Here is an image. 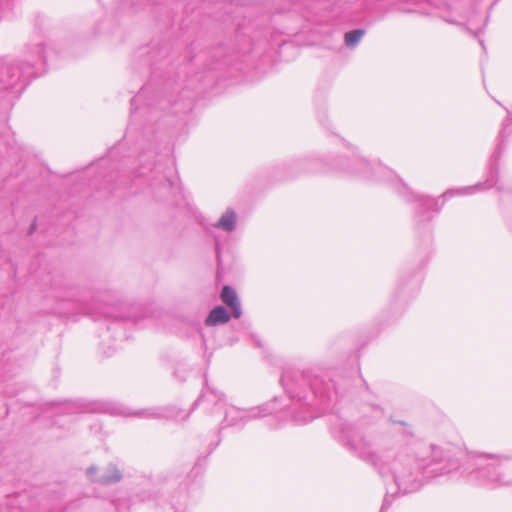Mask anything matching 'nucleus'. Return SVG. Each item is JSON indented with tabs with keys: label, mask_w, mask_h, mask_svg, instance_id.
Listing matches in <instances>:
<instances>
[{
	"label": "nucleus",
	"mask_w": 512,
	"mask_h": 512,
	"mask_svg": "<svg viewBox=\"0 0 512 512\" xmlns=\"http://www.w3.org/2000/svg\"><path fill=\"white\" fill-rule=\"evenodd\" d=\"M333 437L347 447L354 455L367 462L382 476H391L397 490L391 493L407 494L421 486L422 476L427 477L449 474L460 468L457 455L460 449L453 444L425 445L406 441L413 431L403 421L401 432H394L393 438L386 441L379 451L362 434L357 426L347 423L339 415L329 418Z\"/></svg>",
	"instance_id": "1"
},
{
	"label": "nucleus",
	"mask_w": 512,
	"mask_h": 512,
	"mask_svg": "<svg viewBox=\"0 0 512 512\" xmlns=\"http://www.w3.org/2000/svg\"><path fill=\"white\" fill-rule=\"evenodd\" d=\"M281 383L291 399L308 407L326 409L330 404L337 402L341 394L337 381L326 380L323 376L311 372L286 370L281 376Z\"/></svg>",
	"instance_id": "2"
},
{
	"label": "nucleus",
	"mask_w": 512,
	"mask_h": 512,
	"mask_svg": "<svg viewBox=\"0 0 512 512\" xmlns=\"http://www.w3.org/2000/svg\"><path fill=\"white\" fill-rule=\"evenodd\" d=\"M347 172L359 175L365 179H373L376 181H390L395 190L402 195L407 201L416 203V221L418 223L429 222L434 214L440 211L441 206L438 199L426 196L416 195L409 190L401 179L380 163L371 165L367 160L360 157L352 159V167L346 168Z\"/></svg>",
	"instance_id": "3"
},
{
	"label": "nucleus",
	"mask_w": 512,
	"mask_h": 512,
	"mask_svg": "<svg viewBox=\"0 0 512 512\" xmlns=\"http://www.w3.org/2000/svg\"><path fill=\"white\" fill-rule=\"evenodd\" d=\"M507 459L502 455L474 453L468 456L462 473L466 472L493 487L508 486L512 484V477L501 466V462Z\"/></svg>",
	"instance_id": "4"
},
{
	"label": "nucleus",
	"mask_w": 512,
	"mask_h": 512,
	"mask_svg": "<svg viewBox=\"0 0 512 512\" xmlns=\"http://www.w3.org/2000/svg\"><path fill=\"white\" fill-rule=\"evenodd\" d=\"M36 54L29 56V60L26 64H15L6 67L7 79L5 81L6 86H13L18 81L27 82L29 78L34 76L33 66L38 63H45V49L42 43L35 45Z\"/></svg>",
	"instance_id": "5"
},
{
	"label": "nucleus",
	"mask_w": 512,
	"mask_h": 512,
	"mask_svg": "<svg viewBox=\"0 0 512 512\" xmlns=\"http://www.w3.org/2000/svg\"><path fill=\"white\" fill-rule=\"evenodd\" d=\"M274 410V408H270V404L252 407L249 409H240L235 406H229L225 409L223 421L226 426H242L252 419L271 414Z\"/></svg>",
	"instance_id": "6"
},
{
	"label": "nucleus",
	"mask_w": 512,
	"mask_h": 512,
	"mask_svg": "<svg viewBox=\"0 0 512 512\" xmlns=\"http://www.w3.org/2000/svg\"><path fill=\"white\" fill-rule=\"evenodd\" d=\"M193 406H202L207 413L214 414L225 407L224 395L206 384Z\"/></svg>",
	"instance_id": "7"
},
{
	"label": "nucleus",
	"mask_w": 512,
	"mask_h": 512,
	"mask_svg": "<svg viewBox=\"0 0 512 512\" xmlns=\"http://www.w3.org/2000/svg\"><path fill=\"white\" fill-rule=\"evenodd\" d=\"M500 157V152L497 151L493 154L494 161L497 162L498 158ZM497 175H498V167L497 163H494L491 167L489 176L487 177L486 181L484 183H478L473 186H466L459 189H449L446 192L442 194V198L446 199L449 197H452L454 195H465V194H471L475 191L480 190L484 185L487 186V188H491L497 183Z\"/></svg>",
	"instance_id": "8"
},
{
	"label": "nucleus",
	"mask_w": 512,
	"mask_h": 512,
	"mask_svg": "<svg viewBox=\"0 0 512 512\" xmlns=\"http://www.w3.org/2000/svg\"><path fill=\"white\" fill-rule=\"evenodd\" d=\"M86 473L91 481L102 485L114 484L122 479L121 472L114 464H109L101 469L96 466H90Z\"/></svg>",
	"instance_id": "9"
},
{
	"label": "nucleus",
	"mask_w": 512,
	"mask_h": 512,
	"mask_svg": "<svg viewBox=\"0 0 512 512\" xmlns=\"http://www.w3.org/2000/svg\"><path fill=\"white\" fill-rule=\"evenodd\" d=\"M182 411L175 406L161 407V408H151L141 410L135 413V415H139L145 418H166V419H183L185 420L189 414H185L181 416Z\"/></svg>",
	"instance_id": "10"
},
{
	"label": "nucleus",
	"mask_w": 512,
	"mask_h": 512,
	"mask_svg": "<svg viewBox=\"0 0 512 512\" xmlns=\"http://www.w3.org/2000/svg\"><path fill=\"white\" fill-rule=\"evenodd\" d=\"M220 298L223 303H225L232 312V316L234 318H239L242 314L241 303L237 296L236 291L230 286H224L222 288Z\"/></svg>",
	"instance_id": "11"
},
{
	"label": "nucleus",
	"mask_w": 512,
	"mask_h": 512,
	"mask_svg": "<svg viewBox=\"0 0 512 512\" xmlns=\"http://www.w3.org/2000/svg\"><path fill=\"white\" fill-rule=\"evenodd\" d=\"M230 314L223 306H216L213 308L205 319L207 326H216L218 324H225L230 320Z\"/></svg>",
	"instance_id": "12"
},
{
	"label": "nucleus",
	"mask_w": 512,
	"mask_h": 512,
	"mask_svg": "<svg viewBox=\"0 0 512 512\" xmlns=\"http://www.w3.org/2000/svg\"><path fill=\"white\" fill-rule=\"evenodd\" d=\"M237 215L234 210L227 209L220 219L213 224V227L223 230L225 232H232L236 228Z\"/></svg>",
	"instance_id": "13"
},
{
	"label": "nucleus",
	"mask_w": 512,
	"mask_h": 512,
	"mask_svg": "<svg viewBox=\"0 0 512 512\" xmlns=\"http://www.w3.org/2000/svg\"><path fill=\"white\" fill-rule=\"evenodd\" d=\"M362 419L361 424L370 423L366 418L370 417L372 420L381 419L384 415V410L377 404H365L362 406Z\"/></svg>",
	"instance_id": "14"
},
{
	"label": "nucleus",
	"mask_w": 512,
	"mask_h": 512,
	"mask_svg": "<svg viewBox=\"0 0 512 512\" xmlns=\"http://www.w3.org/2000/svg\"><path fill=\"white\" fill-rule=\"evenodd\" d=\"M365 29H354L344 34V43L348 48H355L365 35Z\"/></svg>",
	"instance_id": "15"
},
{
	"label": "nucleus",
	"mask_w": 512,
	"mask_h": 512,
	"mask_svg": "<svg viewBox=\"0 0 512 512\" xmlns=\"http://www.w3.org/2000/svg\"><path fill=\"white\" fill-rule=\"evenodd\" d=\"M316 416L312 413V412H305V415H302V414H295L293 416L294 420L298 423V424H305V423H308L309 421H311L313 418H315Z\"/></svg>",
	"instance_id": "16"
},
{
	"label": "nucleus",
	"mask_w": 512,
	"mask_h": 512,
	"mask_svg": "<svg viewBox=\"0 0 512 512\" xmlns=\"http://www.w3.org/2000/svg\"><path fill=\"white\" fill-rule=\"evenodd\" d=\"M390 504H391V502L389 500V492H387V495L383 500L380 512H385L389 508Z\"/></svg>",
	"instance_id": "17"
},
{
	"label": "nucleus",
	"mask_w": 512,
	"mask_h": 512,
	"mask_svg": "<svg viewBox=\"0 0 512 512\" xmlns=\"http://www.w3.org/2000/svg\"><path fill=\"white\" fill-rule=\"evenodd\" d=\"M88 411L96 412V411H102L103 407L100 404L94 403L91 405V407L86 408Z\"/></svg>",
	"instance_id": "18"
},
{
	"label": "nucleus",
	"mask_w": 512,
	"mask_h": 512,
	"mask_svg": "<svg viewBox=\"0 0 512 512\" xmlns=\"http://www.w3.org/2000/svg\"><path fill=\"white\" fill-rule=\"evenodd\" d=\"M140 97H141L140 95H137V96H135V97H133V98L131 99V106H132V108H134V107H135L136 102L140 99Z\"/></svg>",
	"instance_id": "19"
},
{
	"label": "nucleus",
	"mask_w": 512,
	"mask_h": 512,
	"mask_svg": "<svg viewBox=\"0 0 512 512\" xmlns=\"http://www.w3.org/2000/svg\"><path fill=\"white\" fill-rule=\"evenodd\" d=\"M104 315H105V317H113V318L120 317L119 315L113 314V313H111V312H109L107 310H105Z\"/></svg>",
	"instance_id": "20"
},
{
	"label": "nucleus",
	"mask_w": 512,
	"mask_h": 512,
	"mask_svg": "<svg viewBox=\"0 0 512 512\" xmlns=\"http://www.w3.org/2000/svg\"><path fill=\"white\" fill-rule=\"evenodd\" d=\"M164 186L166 188H170L172 186V182L169 179H165Z\"/></svg>",
	"instance_id": "21"
},
{
	"label": "nucleus",
	"mask_w": 512,
	"mask_h": 512,
	"mask_svg": "<svg viewBox=\"0 0 512 512\" xmlns=\"http://www.w3.org/2000/svg\"><path fill=\"white\" fill-rule=\"evenodd\" d=\"M36 229V220L33 221V223L31 224V228H30V233H33Z\"/></svg>",
	"instance_id": "22"
},
{
	"label": "nucleus",
	"mask_w": 512,
	"mask_h": 512,
	"mask_svg": "<svg viewBox=\"0 0 512 512\" xmlns=\"http://www.w3.org/2000/svg\"><path fill=\"white\" fill-rule=\"evenodd\" d=\"M145 168H141V171H139L138 173V176H143L145 175V171H144Z\"/></svg>",
	"instance_id": "23"
},
{
	"label": "nucleus",
	"mask_w": 512,
	"mask_h": 512,
	"mask_svg": "<svg viewBox=\"0 0 512 512\" xmlns=\"http://www.w3.org/2000/svg\"><path fill=\"white\" fill-rule=\"evenodd\" d=\"M118 414H121V415H130V413H127L123 410H120L119 412H117Z\"/></svg>",
	"instance_id": "24"
},
{
	"label": "nucleus",
	"mask_w": 512,
	"mask_h": 512,
	"mask_svg": "<svg viewBox=\"0 0 512 512\" xmlns=\"http://www.w3.org/2000/svg\"><path fill=\"white\" fill-rule=\"evenodd\" d=\"M297 167H303L304 166V163L303 162H299L296 164Z\"/></svg>",
	"instance_id": "25"
}]
</instances>
